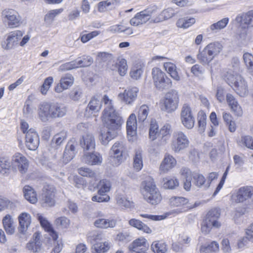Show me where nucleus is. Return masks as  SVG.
<instances>
[{"instance_id": "nucleus-1", "label": "nucleus", "mask_w": 253, "mask_h": 253, "mask_svg": "<svg viewBox=\"0 0 253 253\" xmlns=\"http://www.w3.org/2000/svg\"><path fill=\"white\" fill-rule=\"evenodd\" d=\"M143 195L144 199L152 205H156L161 200V196L153 179L145 180L143 183Z\"/></svg>"}, {"instance_id": "nucleus-2", "label": "nucleus", "mask_w": 253, "mask_h": 253, "mask_svg": "<svg viewBox=\"0 0 253 253\" xmlns=\"http://www.w3.org/2000/svg\"><path fill=\"white\" fill-rule=\"evenodd\" d=\"M103 127L101 129L100 140L103 145H106L111 140V106L104 109L101 117Z\"/></svg>"}, {"instance_id": "nucleus-3", "label": "nucleus", "mask_w": 253, "mask_h": 253, "mask_svg": "<svg viewBox=\"0 0 253 253\" xmlns=\"http://www.w3.org/2000/svg\"><path fill=\"white\" fill-rule=\"evenodd\" d=\"M3 24L10 28L19 27L22 23V18L18 12L13 9H6L1 12Z\"/></svg>"}, {"instance_id": "nucleus-4", "label": "nucleus", "mask_w": 253, "mask_h": 253, "mask_svg": "<svg viewBox=\"0 0 253 253\" xmlns=\"http://www.w3.org/2000/svg\"><path fill=\"white\" fill-rule=\"evenodd\" d=\"M187 135L180 130L175 131L172 135L171 149L175 153H179L187 148L189 145Z\"/></svg>"}, {"instance_id": "nucleus-5", "label": "nucleus", "mask_w": 253, "mask_h": 253, "mask_svg": "<svg viewBox=\"0 0 253 253\" xmlns=\"http://www.w3.org/2000/svg\"><path fill=\"white\" fill-rule=\"evenodd\" d=\"M157 11V6L154 5L137 13L134 17L130 20V25L134 26H138L146 23L150 19L152 15L155 13Z\"/></svg>"}, {"instance_id": "nucleus-6", "label": "nucleus", "mask_w": 253, "mask_h": 253, "mask_svg": "<svg viewBox=\"0 0 253 253\" xmlns=\"http://www.w3.org/2000/svg\"><path fill=\"white\" fill-rule=\"evenodd\" d=\"M55 188L51 185L45 184L43 188V192L40 203L42 207L49 208L54 205Z\"/></svg>"}, {"instance_id": "nucleus-7", "label": "nucleus", "mask_w": 253, "mask_h": 253, "mask_svg": "<svg viewBox=\"0 0 253 253\" xmlns=\"http://www.w3.org/2000/svg\"><path fill=\"white\" fill-rule=\"evenodd\" d=\"M169 205L173 207H180L172 210L169 214H178L188 211L194 207L187 206L188 200L182 197H172L169 199Z\"/></svg>"}, {"instance_id": "nucleus-8", "label": "nucleus", "mask_w": 253, "mask_h": 253, "mask_svg": "<svg viewBox=\"0 0 253 253\" xmlns=\"http://www.w3.org/2000/svg\"><path fill=\"white\" fill-rule=\"evenodd\" d=\"M179 100L178 93L176 90H171L167 92L164 100L163 110L168 113L174 111L177 108Z\"/></svg>"}, {"instance_id": "nucleus-9", "label": "nucleus", "mask_w": 253, "mask_h": 253, "mask_svg": "<svg viewBox=\"0 0 253 253\" xmlns=\"http://www.w3.org/2000/svg\"><path fill=\"white\" fill-rule=\"evenodd\" d=\"M180 120L182 125L188 129H191L194 126L195 118L192 109L188 104H184L180 112Z\"/></svg>"}, {"instance_id": "nucleus-10", "label": "nucleus", "mask_w": 253, "mask_h": 253, "mask_svg": "<svg viewBox=\"0 0 253 253\" xmlns=\"http://www.w3.org/2000/svg\"><path fill=\"white\" fill-rule=\"evenodd\" d=\"M234 21L241 29L253 28V9L237 15Z\"/></svg>"}, {"instance_id": "nucleus-11", "label": "nucleus", "mask_w": 253, "mask_h": 253, "mask_svg": "<svg viewBox=\"0 0 253 253\" xmlns=\"http://www.w3.org/2000/svg\"><path fill=\"white\" fill-rule=\"evenodd\" d=\"M23 34L24 32L20 30H15L10 32L6 40L2 42V47L6 50L13 48L18 44V42L21 39Z\"/></svg>"}, {"instance_id": "nucleus-12", "label": "nucleus", "mask_w": 253, "mask_h": 253, "mask_svg": "<svg viewBox=\"0 0 253 253\" xmlns=\"http://www.w3.org/2000/svg\"><path fill=\"white\" fill-rule=\"evenodd\" d=\"M114 156L112 158V163L113 166H119L125 160L124 154L126 148L122 142L115 143L112 147Z\"/></svg>"}, {"instance_id": "nucleus-13", "label": "nucleus", "mask_w": 253, "mask_h": 253, "mask_svg": "<svg viewBox=\"0 0 253 253\" xmlns=\"http://www.w3.org/2000/svg\"><path fill=\"white\" fill-rule=\"evenodd\" d=\"M12 165L22 174L27 172L29 167V161L22 154L15 153L12 158Z\"/></svg>"}, {"instance_id": "nucleus-14", "label": "nucleus", "mask_w": 253, "mask_h": 253, "mask_svg": "<svg viewBox=\"0 0 253 253\" xmlns=\"http://www.w3.org/2000/svg\"><path fill=\"white\" fill-rule=\"evenodd\" d=\"M152 78L155 86L159 89H163L166 86V80H169L159 68H154L152 71Z\"/></svg>"}, {"instance_id": "nucleus-15", "label": "nucleus", "mask_w": 253, "mask_h": 253, "mask_svg": "<svg viewBox=\"0 0 253 253\" xmlns=\"http://www.w3.org/2000/svg\"><path fill=\"white\" fill-rule=\"evenodd\" d=\"M40 144L38 134L33 128H30L25 135V144L30 150H36Z\"/></svg>"}, {"instance_id": "nucleus-16", "label": "nucleus", "mask_w": 253, "mask_h": 253, "mask_svg": "<svg viewBox=\"0 0 253 253\" xmlns=\"http://www.w3.org/2000/svg\"><path fill=\"white\" fill-rule=\"evenodd\" d=\"M233 88L239 96L245 97L248 94V87L247 83L240 75H237L235 80L232 83Z\"/></svg>"}, {"instance_id": "nucleus-17", "label": "nucleus", "mask_w": 253, "mask_h": 253, "mask_svg": "<svg viewBox=\"0 0 253 253\" xmlns=\"http://www.w3.org/2000/svg\"><path fill=\"white\" fill-rule=\"evenodd\" d=\"M123 122L119 112L114 110L112 106V138L116 136L118 134Z\"/></svg>"}, {"instance_id": "nucleus-18", "label": "nucleus", "mask_w": 253, "mask_h": 253, "mask_svg": "<svg viewBox=\"0 0 253 253\" xmlns=\"http://www.w3.org/2000/svg\"><path fill=\"white\" fill-rule=\"evenodd\" d=\"M249 199L253 200V187L243 186L240 188L237 192L235 201L237 203H242Z\"/></svg>"}, {"instance_id": "nucleus-19", "label": "nucleus", "mask_w": 253, "mask_h": 253, "mask_svg": "<svg viewBox=\"0 0 253 253\" xmlns=\"http://www.w3.org/2000/svg\"><path fill=\"white\" fill-rule=\"evenodd\" d=\"M139 89L136 87H131L125 89L124 92L119 93L118 97L127 104L132 103L136 98Z\"/></svg>"}, {"instance_id": "nucleus-20", "label": "nucleus", "mask_w": 253, "mask_h": 253, "mask_svg": "<svg viewBox=\"0 0 253 253\" xmlns=\"http://www.w3.org/2000/svg\"><path fill=\"white\" fill-rule=\"evenodd\" d=\"M115 200L118 206L122 209H132L134 207V203L126 197L123 191H117Z\"/></svg>"}, {"instance_id": "nucleus-21", "label": "nucleus", "mask_w": 253, "mask_h": 253, "mask_svg": "<svg viewBox=\"0 0 253 253\" xmlns=\"http://www.w3.org/2000/svg\"><path fill=\"white\" fill-rule=\"evenodd\" d=\"M73 83L74 78L72 75L67 74L61 77L60 82L55 86L54 90L57 93H61L71 86Z\"/></svg>"}, {"instance_id": "nucleus-22", "label": "nucleus", "mask_w": 253, "mask_h": 253, "mask_svg": "<svg viewBox=\"0 0 253 253\" xmlns=\"http://www.w3.org/2000/svg\"><path fill=\"white\" fill-rule=\"evenodd\" d=\"M50 103L43 102L38 107V116L42 122H46L51 119Z\"/></svg>"}, {"instance_id": "nucleus-23", "label": "nucleus", "mask_w": 253, "mask_h": 253, "mask_svg": "<svg viewBox=\"0 0 253 253\" xmlns=\"http://www.w3.org/2000/svg\"><path fill=\"white\" fill-rule=\"evenodd\" d=\"M102 161L101 156L97 153H86L82 158V161L89 165H100Z\"/></svg>"}, {"instance_id": "nucleus-24", "label": "nucleus", "mask_w": 253, "mask_h": 253, "mask_svg": "<svg viewBox=\"0 0 253 253\" xmlns=\"http://www.w3.org/2000/svg\"><path fill=\"white\" fill-rule=\"evenodd\" d=\"M19 226L18 231L20 233L24 234L31 223L30 215L26 212L21 213L18 216Z\"/></svg>"}, {"instance_id": "nucleus-25", "label": "nucleus", "mask_w": 253, "mask_h": 253, "mask_svg": "<svg viewBox=\"0 0 253 253\" xmlns=\"http://www.w3.org/2000/svg\"><path fill=\"white\" fill-rule=\"evenodd\" d=\"M176 164V160L169 154L166 155L160 166V170L163 173H166L172 169Z\"/></svg>"}, {"instance_id": "nucleus-26", "label": "nucleus", "mask_w": 253, "mask_h": 253, "mask_svg": "<svg viewBox=\"0 0 253 253\" xmlns=\"http://www.w3.org/2000/svg\"><path fill=\"white\" fill-rule=\"evenodd\" d=\"M37 218L42 227L49 233L54 241H56L58 238V235L46 218L40 214H37Z\"/></svg>"}, {"instance_id": "nucleus-27", "label": "nucleus", "mask_w": 253, "mask_h": 253, "mask_svg": "<svg viewBox=\"0 0 253 253\" xmlns=\"http://www.w3.org/2000/svg\"><path fill=\"white\" fill-rule=\"evenodd\" d=\"M148 247L146 240L144 238H139L133 241L128 246L129 251H145Z\"/></svg>"}, {"instance_id": "nucleus-28", "label": "nucleus", "mask_w": 253, "mask_h": 253, "mask_svg": "<svg viewBox=\"0 0 253 253\" xmlns=\"http://www.w3.org/2000/svg\"><path fill=\"white\" fill-rule=\"evenodd\" d=\"M76 145L77 143L73 142V141L68 143L63 155V161L64 163H68L75 157Z\"/></svg>"}, {"instance_id": "nucleus-29", "label": "nucleus", "mask_w": 253, "mask_h": 253, "mask_svg": "<svg viewBox=\"0 0 253 253\" xmlns=\"http://www.w3.org/2000/svg\"><path fill=\"white\" fill-rule=\"evenodd\" d=\"M137 121L136 115L132 113L129 116L126 122V130L127 135L130 137L136 135Z\"/></svg>"}, {"instance_id": "nucleus-30", "label": "nucleus", "mask_w": 253, "mask_h": 253, "mask_svg": "<svg viewBox=\"0 0 253 253\" xmlns=\"http://www.w3.org/2000/svg\"><path fill=\"white\" fill-rule=\"evenodd\" d=\"M227 102L231 110L237 116H241L243 111L241 107L235 97L231 94L228 93L226 96Z\"/></svg>"}, {"instance_id": "nucleus-31", "label": "nucleus", "mask_w": 253, "mask_h": 253, "mask_svg": "<svg viewBox=\"0 0 253 253\" xmlns=\"http://www.w3.org/2000/svg\"><path fill=\"white\" fill-rule=\"evenodd\" d=\"M81 145L85 150L93 151L95 147L94 136L91 134L83 136L81 140Z\"/></svg>"}, {"instance_id": "nucleus-32", "label": "nucleus", "mask_w": 253, "mask_h": 253, "mask_svg": "<svg viewBox=\"0 0 253 253\" xmlns=\"http://www.w3.org/2000/svg\"><path fill=\"white\" fill-rule=\"evenodd\" d=\"M229 22V18L228 17L223 18L220 20L211 24L208 31L211 33H217L225 28Z\"/></svg>"}, {"instance_id": "nucleus-33", "label": "nucleus", "mask_w": 253, "mask_h": 253, "mask_svg": "<svg viewBox=\"0 0 253 253\" xmlns=\"http://www.w3.org/2000/svg\"><path fill=\"white\" fill-rule=\"evenodd\" d=\"M51 119L63 117L66 113V108L57 103H50Z\"/></svg>"}, {"instance_id": "nucleus-34", "label": "nucleus", "mask_w": 253, "mask_h": 253, "mask_svg": "<svg viewBox=\"0 0 253 253\" xmlns=\"http://www.w3.org/2000/svg\"><path fill=\"white\" fill-rule=\"evenodd\" d=\"M177 12L178 11L175 10V9L171 7H169L163 10L154 21L155 22H159L169 19L174 16Z\"/></svg>"}, {"instance_id": "nucleus-35", "label": "nucleus", "mask_w": 253, "mask_h": 253, "mask_svg": "<svg viewBox=\"0 0 253 253\" xmlns=\"http://www.w3.org/2000/svg\"><path fill=\"white\" fill-rule=\"evenodd\" d=\"M2 225L6 233L12 235L15 232L14 222L11 216L6 214L2 219Z\"/></svg>"}, {"instance_id": "nucleus-36", "label": "nucleus", "mask_w": 253, "mask_h": 253, "mask_svg": "<svg viewBox=\"0 0 253 253\" xmlns=\"http://www.w3.org/2000/svg\"><path fill=\"white\" fill-rule=\"evenodd\" d=\"M170 126L169 125H165L161 128L159 131V142H157L158 145H165L169 137Z\"/></svg>"}, {"instance_id": "nucleus-37", "label": "nucleus", "mask_w": 253, "mask_h": 253, "mask_svg": "<svg viewBox=\"0 0 253 253\" xmlns=\"http://www.w3.org/2000/svg\"><path fill=\"white\" fill-rule=\"evenodd\" d=\"M142 150L136 149L133 157V167L136 171L140 170L143 167Z\"/></svg>"}, {"instance_id": "nucleus-38", "label": "nucleus", "mask_w": 253, "mask_h": 253, "mask_svg": "<svg viewBox=\"0 0 253 253\" xmlns=\"http://www.w3.org/2000/svg\"><path fill=\"white\" fill-rule=\"evenodd\" d=\"M164 67L173 80L176 81L180 80V77L178 73L177 67L174 64L170 62H165L164 64Z\"/></svg>"}, {"instance_id": "nucleus-39", "label": "nucleus", "mask_w": 253, "mask_h": 253, "mask_svg": "<svg viewBox=\"0 0 253 253\" xmlns=\"http://www.w3.org/2000/svg\"><path fill=\"white\" fill-rule=\"evenodd\" d=\"M159 126L155 120H151L149 130V137L151 141L158 140L159 142Z\"/></svg>"}, {"instance_id": "nucleus-40", "label": "nucleus", "mask_w": 253, "mask_h": 253, "mask_svg": "<svg viewBox=\"0 0 253 253\" xmlns=\"http://www.w3.org/2000/svg\"><path fill=\"white\" fill-rule=\"evenodd\" d=\"M23 193L25 199L32 204L37 203L38 199L37 194L33 188L29 186L25 185L23 188Z\"/></svg>"}, {"instance_id": "nucleus-41", "label": "nucleus", "mask_w": 253, "mask_h": 253, "mask_svg": "<svg viewBox=\"0 0 253 253\" xmlns=\"http://www.w3.org/2000/svg\"><path fill=\"white\" fill-rule=\"evenodd\" d=\"M213 58L218 55L223 48L222 45L219 42H213L208 44L205 47Z\"/></svg>"}, {"instance_id": "nucleus-42", "label": "nucleus", "mask_w": 253, "mask_h": 253, "mask_svg": "<svg viewBox=\"0 0 253 253\" xmlns=\"http://www.w3.org/2000/svg\"><path fill=\"white\" fill-rule=\"evenodd\" d=\"M200 253H216L219 251V245L216 241H212L210 244L201 245Z\"/></svg>"}, {"instance_id": "nucleus-43", "label": "nucleus", "mask_w": 253, "mask_h": 253, "mask_svg": "<svg viewBox=\"0 0 253 253\" xmlns=\"http://www.w3.org/2000/svg\"><path fill=\"white\" fill-rule=\"evenodd\" d=\"M129 224L140 230L143 231L146 233H151V229L146 224L139 220L133 218L129 221Z\"/></svg>"}, {"instance_id": "nucleus-44", "label": "nucleus", "mask_w": 253, "mask_h": 253, "mask_svg": "<svg viewBox=\"0 0 253 253\" xmlns=\"http://www.w3.org/2000/svg\"><path fill=\"white\" fill-rule=\"evenodd\" d=\"M67 132L63 130L55 134L51 141V145L52 147L61 145L67 138Z\"/></svg>"}, {"instance_id": "nucleus-45", "label": "nucleus", "mask_w": 253, "mask_h": 253, "mask_svg": "<svg viewBox=\"0 0 253 253\" xmlns=\"http://www.w3.org/2000/svg\"><path fill=\"white\" fill-rule=\"evenodd\" d=\"M11 165L12 161L6 157H0V173L2 175H7Z\"/></svg>"}, {"instance_id": "nucleus-46", "label": "nucleus", "mask_w": 253, "mask_h": 253, "mask_svg": "<svg viewBox=\"0 0 253 253\" xmlns=\"http://www.w3.org/2000/svg\"><path fill=\"white\" fill-rule=\"evenodd\" d=\"M221 224L220 222H216L214 221L211 222V220H208L206 219L202 224L201 231L205 234H208L210 232L212 227L219 228Z\"/></svg>"}, {"instance_id": "nucleus-47", "label": "nucleus", "mask_w": 253, "mask_h": 253, "mask_svg": "<svg viewBox=\"0 0 253 253\" xmlns=\"http://www.w3.org/2000/svg\"><path fill=\"white\" fill-rule=\"evenodd\" d=\"M197 58L203 64H209L213 59L212 56L210 54L206 47L202 51H199Z\"/></svg>"}, {"instance_id": "nucleus-48", "label": "nucleus", "mask_w": 253, "mask_h": 253, "mask_svg": "<svg viewBox=\"0 0 253 253\" xmlns=\"http://www.w3.org/2000/svg\"><path fill=\"white\" fill-rule=\"evenodd\" d=\"M149 113V108L146 105H142L137 108V118L139 122H144Z\"/></svg>"}, {"instance_id": "nucleus-49", "label": "nucleus", "mask_w": 253, "mask_h": 253, "mask_svg": "<svg viewBox=\"0 0 253 253\" xmlns=\"http://www.w3.org/2000/svg\"><path fill=\"white\" fill-rule=\"evenodd\" d=\"M151 249L154 253H166L168 248L165 243L155 241L151 245Z\"/></svg>"}, {"instance_id": "nucleus-50", "label": "nucleus", "mask_w": 253, "mask_h": 253, "mask_svg": "<svg viewBox=\"0 0 253 253\" xmlns=\"http://www.w3.org/2000/svg\"><path fill=\"white\" fill-rule=\"evenodd\" d=\"M93 62V58L89 56H84L82 59L74 61L76 69L89 66Z\"/></svg>"}, {"instance_id": "nucleus-51", "label": "nucleus", "mask_w": 253, "mask_h": 253, "mask_svg": "<svg viewBox=\"0 0 253 253\" xmlns=\"http://www.w3.org/2000/svg\"><path fill=\"white\" fill-rule=\"evenodd\" d=\"M195 21V19L194 18L188 19L181 18L177 21L176 24L178 28L186 29L193 25Z\"/></svg>"}, {"instance_id": "nucleus-52", "label": "nucleus", "mask_w": 253, "mask_h": 253, "mask_svg": "<svg viewBox=\"0 0 253 253\" xmlns=\"http://www.w3.org/2000/svg\"><path fill=\"white\" fill-rule=\"evenodd\" d=\"M163 186L165 189H173L177 188L179 185L178 180L175 177L165 178L163 179Z\"/></svg>"}, {"instance_id": "nucleus-53", "label": "nucleus", "mask_w": 253, "mask_h": 253, "mask_svg": "<svg viewBox=\"0 0 253 253\" xmlns=\"http://www.w3.org/2000/svg\"><path fill=\"white\" fill-rule=\"evenodd\" d=\"M78 173L83 176L88 177L96 180L97 175L94 171L91 169L85 167H82L78 169Z\"/></svg>"}, {"instance_id": "nucleus-54", "label": "nucleus", "mask_w": 253, "mask_h": 253, "mask_svg": "<svg viewBox=\"0 0 253 253\" xmlns=\"http://www.w3.org/2000/svg\"><path fill=\"white\" fill-rule=\"evenodd\" d=\"M116 66L118 69L119 74L123 76L126 75L127 70V66L126 61L125 59H119L116 63Z\"/></svg>"}, {"instance_id": "nucleus-55", "label": "nucleus", "mask_w": 253, "mask_h": 253, "mask_svg": "<svg viewBox=\"0 0 253 253\" xmlns=\"http://www.w3.org/2000/svg\"><path fill=\"white\" fill-rule=\"evenodd\" d=\"M97 188L98 189V193L99 195L105 194L106 192H109L110 190V182L105 180H100L97 185Z\"/></svg>"}, {"instance_id": "nucleus-56", "label": "nucleus", "mask_w": 253, "mask_h": 253, "mask_svg": "<svg viewBox=\"0 0 253 253\" xmlns=\"http://www.w3.org/2000/svg\"><path fill=\"white\" fill-rule=\"evenodd\" d=\"M243 59L246 66L250 72H253V55L248 52L243 55Z\"/></svg>"}, {"instance_id": "nucleus-57", "label": "nucleus", "mask_w": 253, "mask_h": 253, "mask_svg": "<svg viewBox=\"0 0 253 253\" xmlns=\"http://www.w3.org/2000/svg\"><path fill=\"white\" fill-rule=\"evenodd\" d=\"M101 107V104L99 100L95 97H93L89 101L87 108L93 112H98L100 111Z\"/></svg>"}, {"instance_id": "nucleus-58", "label": "nucleus", "mask_w": 253, "mask_h": 253, "mask_svg": "<svg viewBox=\"0 0 253 253\" xmlns=\"http://www.w3.org/2000/svg\"><path fill=\"white\" fill-rule=\"evenodd\" d=\"M220 216L219 210L217 209H213L210 211L207 215L206 219L216 222H219L217 220Z\"/></svg>"}, {"instance_id": "nucleus-59", "label": "nucleus", "mask_w": 253, "mask_h": 253, "mask_svg": "<svg viewBox=\"0 0 253 253\" xmlns=\"http://www.w3.org/2000/svg\"><path fill=\"white\" fill-rule=\"evenodd\" d=\"M192 177L194 184L199 188H201L206 182L205 177L200 173H193Z\"/></svg>"}, {"instance_id": "nucleus-60", "label": "nucleus", "mask_w": 253, "mask_h": 253, "mask_svg": "<svg viewBox=\"0 0 253 253\" xmlns=\"http://www.w3.org/2000/svg\"><path fill=\"white\" fill-rule=\"evenodd\" d=\"M63 11L62 9H54L50 10L44 17L45 21L49 24H51L55 16L60 14Z\"/></svg>"}, {"instance_id": "nucleus-61", "label": "nucleus", "mask_w": 253, "mask_h": 253, "mask_svg": "<svg viewBox=\"0 0 253 253\" xmlns=\"http://www.w3.org/2000/svg\"><path fill=\"white\" fill-rule=\"evenodd\" d=\"M110 249V246L108 243L97 244L94 245V250L92 253H104L108 251Z\"/></svg>"}, {"instance_id": "nucleus-62", "label": "nucleus", "mask_w": 253, "mask_h": 253, "mask_svg": "<svg viewBox=\"0 0 253 253\" xmlns=\"http://www.w3.org/2000/svg\"><path fill=\"white\" fill-rule=\"evenodd\" d=\"M94 225L97 228H107L110 226L111 224L109 219L98 218L94 221Z\"/></svg>"}, {"instance_id": "nucleus-63", "label": "nucleus", "mask_w": 253, "mask_h": 253, "mask_svg": "<svg viewBox=\"0 0 253 253\" xmlns=\"http://www.w3.org/2000/svg\"><path fill=\"white\" fill-rule=\"evenodd\" d=\"M53 78L51 77H49L45 79L40 89L41 92L42 94L45 95L47 93V91L49 90L53 83Z\"/></svg>"}, {"instance_id": "nucleus-64", "label": "nucleus", "mask_w": 253, "mask_h": 253, "mask_svg": "<svg viewBox=\"0 0 253 253\" xmlns=\"http://www.w3.org/2000/svg\"><path fill=\"white\" fill-rule=\"evenodd\" d=\"M240 142L247 148L253 150V138L249 135L242 136Z\"/></svg>"}]
</instances>
